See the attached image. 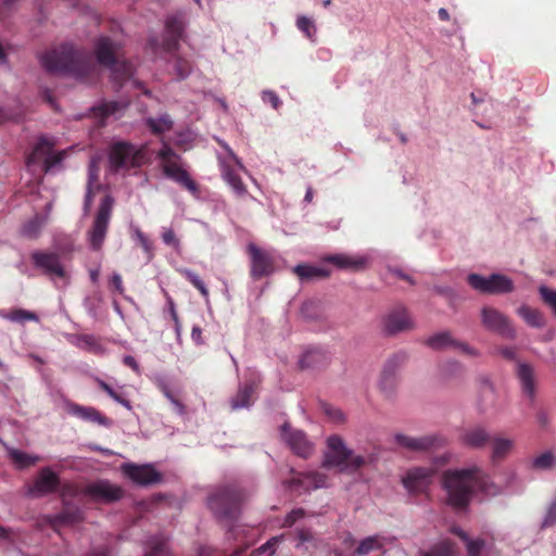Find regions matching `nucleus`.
I'll return each mask as SVG.
<instances>
[{"label": "nucleus", "instance_id": "obj_6", "mask_svg": "<svg viewBox=\"0 0 556 556\" xmlns=\"http://www.w3.org/2000/svg\"><path fill=\"white\" fill-rule=\"evenodd\" d=\"M243 494L237 486H224L212 493L207 505L219 520L233 521L240 514Z\"/></svg>", "mask_w": 556, "mask_h": 556}, {"label": "nucleus", "instance_id": "obj_29", "mask_svg": "<svg viewBox=\"0 0 556 556\" xmlns=\"http://www.w3.org/2000/svg\"><path fill=\"white\" fill-rule=\"evenodd\" d=\"M492 445L491 460L493 464L502 462L511 451L514 442L510 439L496 437L490 440Z\"/></svg>", "mask_w": 556, "mask_h": 556}, {"label": "nucleus", "instance_id": "obj_24", "mask_svg": "<svg viewBox=\"0 0 556 556\" xmlns=\"http://www.w3.org/2000/svg\"><path fill=\"white\" fill-rule=\"evenodd\" d=\"M516 375L522 394L533 401L536 394V377L533 367L527 363H518Z\"/></svg>", "mask_w": 556, "mask_h": 556}, {"label": "nucleus", "instance_id": "obj_48", "mask_svg": "<svg viewBox=\"0 0 556 556\" xmlns=\"http://www.w3.org/2000/svg\"><path fill=\"white\" fill-rule=\"evenodd\" d=\"M539 293L542 301L551 307L553 314L556 316V291L547 288L546 286H541L539 288Z\"/></svg>", "mask_w": 556, "mask_h": 556}, {"label": "nucleus", "instance_id": "obj_17", "mask_svg": "<svg viewBox=\"0 0 556 556\" xmlns=\"http://www.w3.org/2000/svg\"><path fill=\"white\" fill-rule=\"evenodd\" d=\"M186 21L182 14H175L167 17L165 22L166 37L163 40L164 50L174 52L178 50L179 42L184 38Z\"/></svg>", "mask_w": 556, "mask_h": 556}, {"label": "nucleus", "instance_id": "obj_32", "mask_svg": "<svg viewBox=\"0 0 556 556\" xmlns=\"http://www.w3.org/2000/svg\"><path fill=\"white\" fill-rule=\"evenodd\" d=\"M407 361L405 352H396L390 355L383 363L381 372L390 376L399 377L400 369L404 366Z\"/></svg>", "mask_w": 556, "mask_h": 556}, {"label": "nucleus", "instance_id": "obj_20", "mask_svg": "<svg viewBox=\"0 0 556 556\" xmlns=\"http://www.w3.org/2000/svg\"><path fill=\"white\" fill-rule=\"evenodd\" d=\"M326 262L334 265L337 268L350 271H361L367 268L369 258L359 254H332L324 258Z\"/></svg>", "mask_w": 556, "mask_h": 556}, {"label": "nucleus", "instance_id": "obj_9", "mask_svg": "<svg viewBox=\"0 0 556 556\" xmlns=\"http://www.w3.org/2000/svg\"><path fill=\"white\" fill-rule=\"evenodd\" d=\"M480 317L481 325L485 330L508 340H514L517 337L516 329L510 319L497 308L483 306Z\"/></svg>", "mask_w": 556, "mask_h": 556}, {"label": "nucleus", "instance_id": "obj_44", "mask_svg": "<svg viewBox=\"0 0 556 556\" xmlns=\"http://www.w3.org/2000/svg\"><path fill=\"white\" fill-rule=\"evenodd\" d=\"M296 27L300 31H302L305 35L306 38L314 41V37L316 34V26H315L313 20H311L304 15H300L296 18Z\"/></svg>", "mask_w": 556, "mask_h": 556}, {"label": "nucleus", "instance_id": "obj_27", "mask_svg": "<svg viewBox=\"0 0 556 556\" xmlns=\"http://www.w3.org/2000/svg\"><path fill=\"white\" fill-rule=\"evenodd\" d=\"M327 476L318 471H307L299 473L296 478L292 479V484L302 486L308 491L312 489H318L326 485Z\"/></svg>", "mask_w": 556, "mask_h": 556}, {"label": "nucleus", "instance_id": "obj_45", "mask_svg": "<svg viewBox=\"0 0 556 556\" xmlns=\"http://www.w3.org/2000/svg\"><path fill=\"white\" fill-rule=\"evenodd\" d=\"M65 156H66V150H61L58 152L52 151L49 154V156L47 157V160L43 161V164H42L43 173L47 174V173L51 172L55 166L60 165L63 162Z\"/></svg>", "mask_w": 556, "mask_h": 556}, {"label": "nucleus", "instance_id": "obj_37", "mask_svg": "<svg viewBox=\"0 0 556 556\" xmlns=\"http://www.w3.org/2000/svg\"><path fill=\"white\" fill-rule=\"evenodd\" d=\"M421 556H458L456 545L451 540H442L434 544L428 552Z\"/></svg>", "mask_w": 556, "mask_h": 556}, {"label": "nucleus", "instance_id": "obj_7", "mask_svg": "<svg viewBox=\"0 0 556 556\" xmlns=\"http://www.w3.org/2000/svg\"><path fill=\"white\" fill-rule=\"evenodd\" d=\"M157 157L161 161L162 172L167 178L174 180L192 194L199 192V186L184 168L180 155L170 147L165 144L157 152Z\"/></svg>", "mask_w": 556, "mask_h": 556}, {"label": "nucleus", "instance_id": "obj_64", "mask_svg": "<svg viewBox=\"0 0 556 556\" xmlns=\"http://www.w3.org/2000/svg\"><path fill=\"white\" fill-rule=\"evenodd\" d=\"M454 348L459 349L463 353H465L469 356L476 357L479 355V352L476 349L471 348L470 345H468L465 342H460V341L456 340Z\"/></svg>", "mask_w": 556, "mask_h": 556}, {"label": "nucleus", "instance_id": "obj_55", "mask_svg": "<svg viewBox=\"0 0 556 556\" xmlns=\"http://www.w3.org/2000/svg\"><path fill=\"white\" fill-rule=\"evenodd\" d=\"M320 412L326 417H343V413L327 402H319Z\"/></svg>", "mask_w": 556, "mask_h": 556}, {"label": "nucleus", "instance_id": "obj_47", "mask_svg": "<svg viewBox=\"0 0 556 556\" xmlns=\"http://www.w3.org/2000/svg\"><path fill=\"white\" fill-rule=\"evenodd\" d=\"M97 383L99 388L104 391L110 397L114 399L116 402L123 404L127 408H130V403L128 400H126L121 393L115 391L110 384L104 382L101 379H97Z\"/></svg>", "mask_w": 556, "mask_h": 556}, {"label": "nucleus", "instance_id": "obj_26", "mask_svg": "<svg viewBox=\"0 0 556 556\" xmlns=\"http://www.w3.org/2000/svg\"><path fill=\"white\" fill-rule=\"evenodd\" d=\"M257 391V383L253 380L245 382L239 388L237 394L229 401L232 409L245 408L253 404Z\"/></svg>", "mask_w": 556, "mask_h": 556}, {"label": "nucleus", "instance_id": "obj_57", "mask_svg": "<svg viewBox=\"0 0 556 556\" xmlns=\"http://www.w3.org/2000/svg\"><path fill=\"white\" fill-rule=\"evenodd\" d=\"M263 101L269 103L275 110L281 105V101L276 92L267 90L263 92Z\"/></svg>", "mask_w": 556, "mask_h": 556}, {"label": "nucleus", "instance_id": "obj_16", "mask_svg": "<svg viewBox=\"0 0 556 556\" xmlns=\"http://www.w3.org/2000/svg\"><path fill=\"white\" fill-rule=\"evenodd\" d=\"M85 494L96 501L113 503L124 496V490L108 480H98L86 486Z\"/></svg>", "mask_w": 556, "mask_h": 556}, {"label": "nucleus", "instance_id": "obj_23", "mask_svg": "<svg viewBox=\"0 0 556 556\" xmlns=\"http://www.w3.org/2000/svg\"><path fill=\"white\" fill-rule=\"evenodd\" d=\"M43 520L54 530L63 526H74L83 520V511L77 506L70 505L64 502L61 513L56 515H48Z\"/></svg>", "mask_w": 556, "mask_h": 556}, {"label": "nucleus", "instance_id": "obj_38", "mask_svg": "<svg viewBox=\"0 0 556 556\" xmlns=\"http://www.w3.org/2000/svg\"><path fill=\"white\" fill-rule=\"evenodd\" d=\"M400 378L380 372L378 380L379 391L388 399L393 397L399 388Z\"/></svg>", "mask_w": 556, "mask_h": 556}, {"label": "nucleus", "instance_id": "obj_19", "mask_svg": "<svg viewBox=\"0 0 556 556\" xmlns=\"http://www.w3.org/2000/svg\"><path fill=\"white\" fill-rule=\"evenodd\" d=\"M434 470L425 467H415L409 469L403 477V485L412 493L424 492L431 482Z\"/></svg>", "mask_w": 556, "mask_h": 556}, {"label": "nucleus", "instance_id": "obj_5", "mask_svg": "<svg viewBox=\"0 0 556 556\" xmlns=\"http://www.w3.org/2000/svg\"><path fill=\"white\" fill-rule=\"evenodd\" d=\"M146 144L136 146L128 141L113 142L109 150V164L113 172L139 168L149 161Z\"/></svg>", "mask_w": 556, "mask_h": 556}, {"label": "nucleus", "instance_id": "obj_33", "mask_svg": "<svg viewBox=\"0 0 556 556\" xmlns=\"http://www.w3.org/2000/svg\"><path fill=\"white\" fill-rule=\"evenodd\" d=\"M407 361L405 352H396L390 355L383 363L381 372L390 376L399 377L400 369L404 366Z\"/></svg>", "mask_w": 556, "mask_h": 556}, {"label": "nucleus", "instance_id": "obj_1", "mask_svg": "<svg viewBox=\"0 0 556 556\" xmlns=\"http://www.w3.org/2000/svg\"><path fill=\"white\" fill-rule=\"evenodd\" d=\"M443 486L447 492L448 504L455 508H465L470 502L475 489L490 493L493 484L480 468L472 467L446 470L443 473Z\"/></svg>", "mask_w": 556, "mask_h": 556}, {"label": "nucleus", "instance_id": "obj_3", "mask_svg": "<svg viewBox=\"0 0 556 556\" xmlns=\"http://www.w3.org/2000/svg\"><path fill=\"white\" fill-rule=\"evenodd\" d=\"M94 53L100 65L112 72V79L121 87L129 80L134 74L131 63L122 60L119 43L109 37H100L94 46Z\"/></svg>", "mask_w": 556, "mask_h": 556}, {"label": "nucleus", "instance_id": "obj_25", "mask_svg": "<svg viewBox=\"0 0 556 556\" xmlns=\"http://www.w3.org/2000/svg\"><path fill=\"white\" fill-rule=\"evenodd\" d=\"M56 142L53 139H50L48 136L41 135L36 144L34 146L31 152L26 157L27 166H31L38 163L43 164V161L47 160L49 154L52 152Z\"/></svg>", "mask_w": 556, "mask_h": 556}, {"label": "nucleus", "instance_id": "obj_14", "mask_svg": "<svg viewBox=\"0 0 556 556\" xmlns=\"http://www.w3.org/2000/svg\"><path fill=\"white\" fill-rule=\"evenodd\" d=\"M122 473L135 484L148 486L162 480V475L152 465H137L125 463L121 465Z\"/></svg>", "mask_w": 556, "mask_h": 556}, {"label": "nucleus", "instance_id": "obj_52", "mask_svg": "<svg viewBox=\"0 0 556 556\" xmlns=\"http://www.w3.org/2000/svg\"><path fill=\"white\" fill-rule=\"evenodd\" d=\"M468 556H480L482 549L485 546V542L482 539L471 540L465 542Z\"/></svg>", "mask_w": 556, "mask_h": 556}, {"label": "nucleus", "instance_id": "obj_15", "mask_svg": "<svg viewBox=\"0 0 556 556\" xmlns=\"http://www.w3.org/2000/svg\"><path fill=\"white\" fill-rule=\"evenodd\" d=\"M383 331L393 336L400 332L408 331L415 328L408 311L404 306H397L391 309L382 319Z\"/></svg>", "mask_w": 556, "mask_h": 556}, {"label": "nucleus", "instance_id": "obj_10", "mask_svg": "<svg viewBox=\"0 0 556 556\" xmlns=\"http://www.w3.org/2000/svg\"><path fill=\"white\" fill-rule=\"evenodd\" d=\"M467 281L472 289L481 293L503 294L509 293L514 290L513 280L502 274H492L489 277L470 274L467 277Z\"/></svg>", "mask_w": 556, "mask_h": 556}, {"label": "nucleus", "instance_id": "obj_4", "mask_svg": "<svg viewBox=\"0 0 556 556\" xmlns=\"http://www.w3.org/2000/svg\"><path fill=\"white\" fill-rule=\"evenodd\" d=\"M326 443L327 450L324 453L323 467H336L340 471L355 472L366 465V458L362 455H354L340 435L328 437Z\"/></svg>", "mask_w": 556, "mask_h": 556}, {"label": "nucleus", "instance_id": "obj_46", "mask_svg": "<svg viewBox=\"0 0 556 556\" xmlns=\"http://www.w3.org/2000/svg\"><path fill=\"white\" fill-rule=\"evenodd\" d=\"M182 275L185 278L197 289L200 291V293L207 299L208 298V290L203 282V280L199 277L198 274L193 273L192 270L185 269L182 270Z\"/></svg>", "mask_w": 556, "mask_h": 556}, {"label": "nucleus", "instance_id": "obj_54", "mask_svg": "<svg viewBox=\"0 0 556 556\" xmlns=\"http://www.w3.org/2000/svg\"><path fill=\"white\" fill-rule=\"evenodd\" d=\"M99 190H97V187H91V186L86 187V194H85V200H84L85 214H88L90 212L91 206L93 204L94 195Z\"/></svg>", "mask_w": 556, "mask_h": 556}, {"label": "nucleus", "instance_id": "obj_28", "mask_svg": "<svg viewBox=\"0 0 556 556\" xmlns=\"http://www.w3.org/2000/svg\"><path fill=\"white\" fill-rule=\"evenodd\" d=\"M293 273L301 281H313L326 279L330 276V270L319 266L308 264H299L293 268Z\"/></svg>", "mask_w": 556, "mask_h": 556}, {"label": "nucleus", "instance_id": "obj_18", "mask_svg": "<svg viewBox=\"0 0 556 556\" xmlns=\"http://www.w3.org/2000/svg\"><path fill=\"white\" fill-rule=\"evenodd\" d=\"M395 442L402 447L413 452H427L443 444V440L434 434L415 438L399 433L395 435Z\"/></svg>", "mask_w": 556, "mask_h": 556}, {"label": "nucleus", "instance_id": "obj_2", "mask_svg": "<svg viewBox=\"0 0 556 556\" xmlns=\"http://www.w3.org/2000/svg\"><path fill=\"white\" fill-rule=\"evenodd\" d=\"M41 66L50 74H67L77 79H85L93 71L90 55L72 45L64 43L41 53Z\"/></svg>", "mask_w": 556, "mask_h": 556}, {"label": "nucleus", "instance_id": "obj_62", "mask_svg": "<svg viewBox=\"0 0 556 556\" xmlns=\"http://www.w3.org/2000/svg\"><path fill=\"white\" fill-rule=\"evenodd\" d=\"M162 239H163V242L165 244L170 245V247H178V244H179V241L176 238L175 232L173 231V229H166L162 233Z\"/></svg>", "mask_w": 556, "mask_h": 556}, {"label": "nucleus", "instance_id": "obj_42", "mask_svg": "<svg viewBox=\"0 0 556 556\" xmlns=\"http://www.w3.org/2000/svg\"><path fill=\"white\" fill-rule=\"evenodd\" d=\"M65 412L71 415H75L77 417H100L98 412L91 407L79 406L75 403H72L67 400L64 401Z\"/></svg>", "mask_w": 556, "mask_h": 556}, {"label": "nucleus", "instance_id": "obj_61", "mask_svg": "<svg viewBox=\"0 0 556 556\" xmlns=\"http://www.w3.org/2000/svg\"><path fill=\"white\" fill-rule=\"evenodd\" d=\"M175 68L180 78H185L190 73L189 63L182 59H177L175 63Z\"/></svg>", "mask_w": 556, "mask_h": 556}, {"label": "nucleus", "instance_id": "obj_53", "mask_svg": "<svg viewBox=\"0 0 556 556\" xmlns=\"http://www.w3.org/2000/svg\"><path fill=\"white\" fill-rule=\"evenodd\" d=\"M305 516L303 508H296L291 510L283 520V527H292L299 519Z\"/></svg>", "mask_w": 556, "mask_h": 556}, {"label": "nucleus", "instance_id": "obj_40", "mask_svg": "<svg viewBox=\"0 0 556 556\" xmlns=\"http://www.w3.org/2000/svg\"><path fill=\"white\" fill-rule=\"evenodd\" d=\"M479 393L485 406H493L495 404V389L493 383L485 377L479 380Z\"/></svg>", "mask_w": 556, "mask_h": 556}, {"label": "nucleus", "instance_id": "obj_36", "mask_svg": "<svg viewBox=\"0 0 556 556\" xmlns=\"http://www.w3.org/2000/svg\"><path fill=\"white\" fill-rule=\"evenodd\" d=\"M464 443L470 447H482L486 443H490L491 438L481 428H476L467 431L463 437Z\"/></svg>", "mask_w": 556, "mask_h": 556}, {"label": "nucleus", "instance_id": "obj_56", "mask_svg": "<svg viewBox=\"0 0 556 556\" xmlns=\"http://www.w3.org/2000/svg\"><path fill=\"white\" fill-rule=\"evenodd\" d=\"M164 394L175 406V412H174L175 414H178V415L186 414L184 404L177 397H175L168 389H166V388L164 389Z\"/></svg>", "mask_w": 556, "mask_h": 556}, {"label": "nucleus", "instance_id": "obj_60", "mask_svg": "<svg viewBox=\"0 0 556 556\" xmlns=\"http://www.w3.org/2000/svg\"><path fill=\"white\" fill-rule=\"evenodd\" d=\"M296 538L300 544L311 543L314 541V533L309 529H298Z\"/></svg>", "mask_w": 556, "mask_h": 556}, {"label": "nucleus", "instance_id": "obj_31", "mask_svg": "<svg viewBox=\"0 0 556 556\" xmlns=\"http://www.w3.org/2000/svg\"><path fill=\"white\" fill-rule=\"evenodd\" d=\"M517 313L530 327L543 328L545 326L544 316L536 308L523 304L517 309Z\"/></svg>", "mask_w": 556, "mask_h": 556}, {"label": "nucleus", "instance_id": "obj_8", "mask_svg": "<svg viewBox=\"0 0 556 556\" xmlns=\"http://www.w3.org/2000/svg\"><path fill=\"white\" fill-rule=\"evenodd\" d=\"M113 206V197L105 194L100 201L92 226L88 231L90 245L96 251H99L103 245L112 217Z\"/></svg>", "mask_w": 556, "mask_h": 556}, {"label": "nucleus", "instance_id": "obj_12", "mask_svg": "<svg viewBox=\"0 0 556 556\" xmlns=\"http://www.w3.org/2000/svg\"><path fill=\"white\" fill-rule=\"evenodd\" d=\"M281 437L291 451L302 458H309L315 452V445L306 434L302 430L291 428L289 422L282 425Z\"/></svg>", "mask_w": 556, "mask_h": 556}, {"label": "nucleus", "instance_id": "obj_21", "mask_svg": "<svg viewBox=\"0 0 556 556\" xmlns=\"http://www.w3.org/2000/svg\"><path fill=\"white\" fill-rule=\"evenodd\" d=\"M31 261L36 267L42 269L46 274L60 278L65 276V270L56 253L35 251L31 253Z\"/></svg>", "mask_w": 556, "mask_h": 556}, {"label": "nucleus", "instance_id": "obj_13", "mask_svg": "<svg viewBox=\"0 0 556 556\" xmlns=\"http://www.w3.org/2000/svg\"><path fill=\"white\" fill-rule=\"evenodd\" d=\"M250 255V275L254 280H260L264 277L270 276L275 270V262L273 255L255 244L251 243L248 247Z\"/></svg>", "mask_w": 556, "mask_h": 556}, {"label": "nucleus", "instance_id": "obj_41", "mask_svg": "<svg viewBox=\"0 0 556 556\" xmlns=\"http://www.w3.org/2000/svg\"><path fill=\"white\" fill-rule=\"evenodd\" d=\"M5 318L13 323L38 321L36 313L23 308H13L5 314Z\"/></svg>", "mask_w": 556, "mask_h": 556}, {"label": "nucleus", "instance_id": "obj_59", "mask_svg": "<svg viewBox=\"0 0 556 556\" xmlns=\"http://www.w3.org/2000/svg\"><path fill=\"white\" fill-rule=\"evenodd\" d=\"M167 555V545L166 542L161 541L157 542L146 556H166Z\"/></svg>", "mask_w": 556, "mask_h": 556}, {"label": "nucleus", "instance_id": "obj_11", "mask_svg": "<svg viewBox=\"0 0 556 556\" xmlns=\"http://www.w3.org/2000/svg\"><path fill=\"white\" fill-rule=\"evenodd\" d=\"M223 148L228 152L227 157L218 156L219 167L223 179L231 187L233 192L238 195H244L248 190L241 177L236 173L235 165L243 169V165L235 152L225 142H219Z\"/></svg>", "mask_w": 556, "mask_h": 556}, {"label": "nucleus", "instance_id": "obj_51", "mask_svg": "<svg viewBox=\"0 0 556 556\" xmlns=\"http://www.w3.org/2000/svg\"><path fill=\"white\" fill-rule=\"evenodd\" d=\"M87 186L97 187V190L101 189L99 182V166L96 161H91L88 166V180Z\"/></svg>", "mask_w": 556, "mask_h": 556}, {"label": "nucleus", "instance_id": "obj_58", "mask_svg": "<svg viewBox=\"0 0 556 556\" xmlns=\"http://www.w3.org/2000/svg\"><path fill=\"white\" fill-rule=\"evenodd\" d=\"M496 352L507 361H515L517 357L516 349L513 346H498L496 348Z\"/></svg>", "mask_w": 556, "mask_h": 556}, {"label": "nucleus", "instance_id": "obj_49", "mask_svg": "<svg viewBox=\"0 0 556 556\" xmlns=\"http://www.w3.org/2000/svg\"><path fill=\"white\" fill-rule=\"evenodd\" d=\"M121 109V105L118 102L111 101L102 103L101 105L93 109V112L97 116H100L102 118H105L110 115H113Z\"/></svg>", "mask_w": 556, "mask_h": 556}, {"label": "nucleus", "instance_id": "obj_43", "mask_svg": "<svg viewBox=\"0 0 556 556\" xmlns=\"http://www.w3.org/2000/svg\"><path fill=\"white\" fill-rule=\"evenodd\" d=\"M43 224H45L43 218L39 215H36L34 218L28 220L23 226L22 232L24 236H26L28 238H36L39 235L40 229L43 226Z\"/></svg>", "mask_w": 556, "mask_h": 556}, {"label": "nucleus", "instance_id": "obj_39", "mask_svg": "<svg viewBox=\"0 0 556 556\" xmlns=\"http://www.w3.org/2000/svg\"><path fill=\"white\" fill-rule=\"evenodd\" d=\"M147 125L153 134L160 135L172 129L173 121L170 119L169 115L164 114L157 118H147Z\"/></svg>", "mask_w": 556, "mask_h": 556}, {"label": "nucleus", "instance_id": "obj_30", "mask_svg": "<svg viewBox=\"0 0 556 556\" xmlns=\"http://www.w3.org/2000/svg\"><path fill=\"white\" fill-rule=\"evenodd\" d=\"M386 545V539L381 535H371L363 539L356 549L355 555L364 556L375 551H380Z\"/></svg>", "mask_w": 556, "mask_h": 556}, {"label": "nucleus", "instance_id": "obj_35", "mask_svg": "<svg viewBox=\"0 0 556 556\" xmlns=\"http://www.w3.org/2000/svg\"><path fill=\"white\" fill-rule=\"evenodd\" d=\"M9 457L12 460V463L16 466L18 469H25L30 466H34L38 460L39 457L35 455H30L26 452L10 448L8 451Z\"/></svg>", "mask_w": 556, "mask_h": 556}, {"label": "nucleus", "instance_id": "obj_63", "mask_svg": "<svg viewBox=\"0 0 556 556\" xmlns=\"http://www.w3.org/2000/svg\"><path fill=\"white\" fill-rule=\"evenodd\" d=\"M556 522V503H553L546 514V517L543 521V527L553 526Z\"/></svg>", "mask_w": 556, "mask_h": 556}, {"label": "nucleus", "instance_id": "obj_22", "mask_svg": "<svg viewBox=\"0 0 556 556\" xmlns=\"http://www.w3.org/2000/svg\"><path fill=\"white\" fill-rule=\"evenodd\" d=\"M60 485L59 476L53 472L49 467L42 468L38 477L29 488V493L33 496H43L54 492Z\"/></svg>", "mask_w": 556, "mask_h": 556}, {"label": "nucleus", "instance_id": "obj_34", "mask_svg": "<svg viewBox=\"0 0 556 556\" xmlns=\"http://www.w3.org/2000/svg\"><path fill=\"white\" fill-rule=\"evenodd\" d=\"M425 343L430 349L440 351L447 346L454 348L456 340L452 337L450 331H442L430 336Z\"/></svg>", "mask_w": 556, "mask_h": 556}, {"label": "nucleus", "instance_id": "obj_50", "mask_svg": "<svg viewBox=\"0 0 556 556\" xmlns=\"http://www.w3.org/2000/svg\"><path fill=\"white\" fill-rule=\"evenodd\" d=\"M555 464V457L552 452H545L533 460V467L536 469H552Z\"/></svg>", "mask_w": 556, "mask_h": 556}]
</instances>
